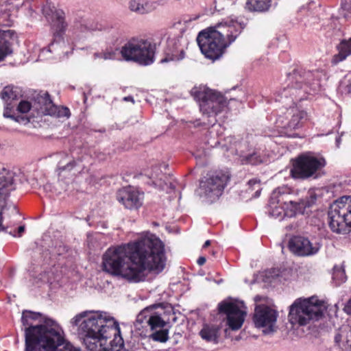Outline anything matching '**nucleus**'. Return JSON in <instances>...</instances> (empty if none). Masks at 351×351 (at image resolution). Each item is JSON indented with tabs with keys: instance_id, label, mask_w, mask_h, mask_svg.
<instances>
[{
	"instance_id": "51",
	"label": "nucleus",
	"mask_w": 351,
	"mask_h": 351,
	"mask_svg": "<svg viewBox=\"0 0 351 351\" xmlns=\"http://www.w3.org/2000/svg\"><path fill=\"white\" fill-rule=\"evenodd\" d=\"M254 300L256 302H259L261 300V297L260 295H256L255 298H254Z\"/></svg>"
},
{
	"instance_id": "54",
	"label": "nucleus",
	"mask_w": 351,
	"mask_h": 351,
	"mask_svg": "<svg viewBox=\"0 0 351 351\" xmlns=\"http://www.w3.org/2000/svg\"><path fill=\"white\" fill-rule=\"evenodd\" d=\"M348 351H351V344L348 345Z\"/></svg>"
},
{
	"instance_id": "45",
	"label": "nucleus",
	"mask_w": 351,
	"mask_h": 351,
	"mask_svg": "<svg viewBox=\"0 0 351 351\" xmlns=\"http://www.w3.org/2000/svg\"><path fill=\"white\" fill-rule=\"evenodd\" d=\"M25 231V226H21L19 227L18 228V233H19V236L20 237L21 234Z\"/></svg>"
},
{
	"instance_id": "18",
	"label": "nucleus",
	"mask_w": 351,
	"mask_h": 351,
	"mask_svg": "<svg viewBox=\"0 0 351 351\" xmlns=\"http://www.w3.org/2000/svg\"><path fill=\"white\" fill-rule=\"evenodd\" d=\"M243 302H222L219 304V311L227 316V324L233 330L241 328L246 315L245 311L241 308Z\"/></svg>"
},
{
	"instance_id": "8",
	"label": "nucleus",
	"mask_w": 351,
	"mask_h": 351,
	"mask_svg": "<svg viewBox=\"0 0 351 351\" xmlns=\"http://www.w3.org/2000/svg\"><path fill=\"white\" fill-rule=\"evenodd\" d=\"M325 310L324 303L317 297L298 299L290 306L289 319L292 324L305 326L311 319H318Z\"/></svg>"
},
{
	"instance_id": "24",
	"label": "nucleus",
	"mask_w": 351,
	"mask_h": 351,
	"mask_svg": "<svg viewBox=\"0 0 351 351\" xmlns=\"http://www.w3.org/2000/svg\"><path fill=\"white\" fill-rule=\"evenodd\" d=\"M16 38V33L14 30L0 29V62L12 55L13 45Z\"/></svg>"
},
{
	"instance_id": "36",
	"label": "nucleus",
	"mask_w": 351,
	"mask_h": 351,
	"mask_svg": "<svg viewBox=\"0 0 351 351\" xmlns=\"http://www.w3.org/2000/svg\"><path fill=\"white\" fill-rule=\"evenodd\" d=\"M248 185L252 190L256 189L254 197H258L261 193L260 180L258 179H252L249 180Z\"/></svg>"
},
{
	"instance_id": "15",
	"label": "nucleus",
	"mask_w": 351,
	"mask_h": 351,
	"mask_svg": "<svg viewBox=\"0 0 351 351\" xmlns=\"http://www.w3.org/2000/svg\"><path fill=\"white\" fill-rule=\"evenodd\" d=\"M154 306H150L143 310L138 315L134 327L142 337H149L150 330L157 329L166 325L158 312H152Z\"/></svg>"
},
{
	"instance_id": "7",
	"label": "nucleus",
	"mask_w": 351,
	"mask_h": 351,
	"mask_svg": "<svg viewBox=\"0 0 351 351\" xmlns=\"http://www.w3.org/2000/svg\"><path fill=\"white\" fill-rule=\"evenodd\" d=\"M191 94L199 102L203 116L208 118L206 124L214 125L217 121V117L228 106L226 98L204 86L193 87Z\"/></svg>"
},
{
	"instance_id": "10",
	"label": "nucleus",
	"mask_w": 351,
	"mask_h": 351,
	"mask_svg": "<svg viewBox=\"0 0 351 351\" xmlns=\"http://www.w3.org/2000/svg\"><path fill=\"white\" fill-rule=\"evenodd\" d=\"M31 109L36 111L38 116L49 115L56 118H69L71 113L68 108L53 104L47 93H39L33 104L27 101H21L17 110L21 113H27Z\"/></svg>"
},
{
	"instance_id": "34",
	"label": "nucleus",
	"mask_w": 351,
	"mask_h": 351,
	"mask_svg": "<svg viewBox=\"0 0 351 351\" xmlns=\"http://www.w3.org/2000/svg\"><path fill=\"white\" fill-rule=\"evenodd\" d=\"M339 12L340 16L347 20H351V3L347 1L342 3Z\"/></svg>"
},
{
	"instance_id": "33",
	"label": "nucleus",
	"mask_w": 351,
	"mask_h": 351,
	"mask_svg": "<svg viewBox=\"0 0 351 351\" xmlns=\"http://www.w3.org/2000/svg\"><path fill=\"white\" fill-rule=\"evenodd\" d=\"M165 326L158 327L157 329L150 330L152 332L149 337L154 341L166 342L169 339V330L164 328Z\"/></svg>"
},
{
	"instance_id": "35",
	"label": "nucleus",
	"mask_w": 351,
	"mask_h": 351,
	"mask_svg": "<svg viewBox=\"0 0 351 351\" xmlns=\"http://www.w3.org/2000/svg\"><path fill=\"white\" fill-rule=\"evenodd\" d=\"M332 279L335 282L336 285H339L344 282L346 280L344 271L341 269H335L332 274Z\"/></svg>"
},
{
	"instance_id": "28",
	"label": "nucleus",
	"mask_w": 351,
	"mask_h": 351,
	"mask_svg": "<svg viewBox=\"0 0 351 351\" xmlns=\"http://www.w3.org/2000/svg\"><path fill=\"white\" fill-rule=\"evenodd\" d=\"M22 96V90L20 88L14 86L4 87L1 93V98L5 104H12L14 100H18Z\"/></svg>"
},
{
	"instance_id": "52",
	"label": "nucleus",
	"mask_w": 351,
	"mask_h": 351,
	"mask_svg": "<svg viewBox=\"0 0 351 351\" xmlns=\"http://www.w3.org/2000/svg\"><path fill=\"white\" fill-rule=\"evenodd\" d=\"M34 12L32 9H29V14L32 16V13Z\"/></svg>"
},
{
	"instance_id": "56",
	"label": "nucleus",
	"mask_w": 351,
	"mask_h": 351,
	"mask_svg": "<svg viewBox=\"0 0 351 351\" xmlns=\"http://www.w3.org/2000/svg\"><path fill=\"white\" fill-rule=\"evenodd\" d=\"M162 167L165 168L166 167V165H163Z\"/></svg>"
},
{
	"instance_id": "21",
	"label": "nucleus",
	"mask_w": 351,
	"mask_h": 351,
	"mask_svg": "<svg viewBox=\"0 0 351 351\" xmlns=\"http://www.w3.org/2000/svg\"><path fill=\"white\" fill-rule=\"evenodd\" d=\"M321 245L317 242H311L308 238L294 236L289 241L291 252L299 256H313L319 251Z\"/></svg>"
},
{
	"instance_id": "12",
	"label": "nucleus",
	"mask_w": 351,
	"mask_h": 351,
	"mask_svg": "<svg viewBox=\"0 0 351 351\" xmlns=\"http://www.w3.org/2000/svg\"><path fill=\"white\" fill-rule=\"evenodd\" d=\"M87 171L83 156L74 157L68 154H62L58 162L56 172L58 180L65 184L74 182L77 177Z\"/></svg>"
},
{
	"instance_id": "44",
	"label": "nucleus",
	"mask_w": 351,
	"mask_h": 351,
	"mask_svg": "<svg viewBox=\"0 0 351 351\" xmlns=\"http://www.w3.org/2000/svg\"><path fill=\"white\" fill-rule=\"evenodd\" d=\"M206 258L204 257V256H200L198 259H197V264L199 265H203L205 263H206Z\"/></svg>"
},
{
	"instance_id": "22",
	"label": "nucleus",
	"mask_w": 351,
	"mask_h": 351,
	"mask_svg": "<svg viewBox=\"0 0 351 351\" xmlns=\"http://www.w3.org/2000/svg\"><path fill=\"white\" fill-rule=\"evenodd\" d=\"M117 198L126 208L137 209L143 204V193L128 186L120 189L117 192Z\"/></svg>"
},
{
	"instance_id": "49",
	"label": "nucleus",
	"mask_w": 351,
	"mask_h": 351,
	"mask_svg": "<svg viewBox=\"0 0 351 351\" xmlns=\"http://www.w3.org/2000/svg\"><path fill=\"white\" fill-rule=\"evenodd\" d=\"M347 90L348 93L351 94V81L347 86Z\"/></svg>"
},
{
	"instance_id": "1",
	"label": "nucleus",
	"mask_w": 351,
	"mask_h": 351,
	"mask_svg": "<svg viewBox=\"0 0 351 351\" xmlns=\"http://www.w3.org/2000/svg\"><path fill=\"white\" fill-rule=\"evenodd\" d=\"M165 264L163 242L149 232L134 241L109 247L102 256L105 272L132 283L143 281L146 271L161 272Z\"/></svg>"
},
{
	"instance_id": "41",
	"label": "nucleus",
	"mask_w": 351,
	"mask_h": 351,
	"mask_svg": "<svg viewBox=\"0 0 351 351\" xmlns=\"http://www.w3.org/2000/svg\"><path fill=\"white\" fill-rule=\"evenodd\" d=\"M59 48V45L52 43L50 44V45L48 47L47 49H43L42 53H45V52H52V51H56Z\"/></svg>"
},
{
	"instance_id": "47",
	"label": "nucleus",
	"mask_w": 351,
	"mask_h": 351,
	"mask_svg": "<svg viewBox=\"0 0 351 351\" xmlns=\"http://www.w3.org/2000/svg\"><path fill=\"white\" fill-rule=\"evenodd\" d=\"M123 100L127 101H132V103H134V99L131 96L125 97L123 98Z\"/></svg>"
},
{
	"instance_id": "50",
	"label": "nucleus",
	"mask_w": 351,
	"mask_h": 351,
	"mask_svg": "<svg viewBox=\"0 0 351 351\" xmlns=\"http://www.w3.org/2000/svg\"><path fill=\"white\" fill-rule=\"evenodd\" d=\"M210 241L209 240H207V241L204 243V245H203V247H207L208 246H209V245H210Z\"/></svg>"
},
{
	"instance_id": "5",
	"label": "nucleus",
	"mask_w": 351,
	"mask_h": 351,
	"mask_svg": "<svg viewBox=\"0 0 351 351\" xmlns=\"http://www.w3.org/2000/svg\"><path fill=\"white\" fill-rule=\"evenodd\" d=\"M324 71L315 70L307 71L302 68L294 69L288 75L289 84L278 94L276 100L289 104L308 98L309 95L319 93L322 88L323 83L326 80Z\"/></svg>"
},
{
	"instance_id": "37",
	"label": "nucleus",
	"mask_w": 351,
	"mask_h": 351,
	"mask_svg": "<svg viewBox=\"0 0 351 351\" xmlns=\"http://www.w3.org/2000/svg\"><path fill=\"white\" fill-rule=\"evenodd\" d=\"M12 24V20L9 17L6 13L0 14V25L10 27Z\"/></svg>"
},
{
	"instance_id": "26",
	"label": "nucleus",
	"mask_w": 351,
	"mask_h": 351,
	"mask_svg": "<svg viewBox=\"0 0 351 351\" xmlns=\"http://www.w3.org/2000/svg\"><path fill=\"white\" fill-rule=\"evenodd\" d=\"M160 167H155L153 169V172L149 175V178L152 180L153 184L162 190L167 189L169 187L170 189H174L175 186L171 182L169 184L165 182V179L167 176L165 174H162V171L160 169Z\"/></svg>"
},
{
	"instance_id": "46",
	"label": "nucleus",
	"mask_w": 351,
	"mask_h": 351,
	"mask_svg": "<svg viewBox=\"0 0 351 351\" xmlns=\"http://www.w3.org/2000/svg\"><path fill=\"white\" fill-rule=\"evenodd\" d=\"M77 27H78V25H76ZM79 28H80L81 31H84L85 29H89L86 25L84 24H81L80 26L79 27Z\"/></svg>"
},
{
	"instance_id": "38",
	"label": "nucleus",
	"mask_w": 351,
	"mask_h": 351,
	"mask_svg": "<svg viewBox=\"0 0 351 351\" xmlns=\"http://www.w3.org/2000/svg\"><path fill=\"white\" fill-rule=\"evenodd\" d=\"M5 106L3 111V117L5 118L13 119L14 118V114H12L13 111L14 106L12 104H5Z\"/></svg>"
},
{
	"instance_id": "55",
	"label": "nucleus",
	"mask_w": 351,
	"mask_h": 351,
	"mask_svg": "<svg viewBox=\"0 0 351 351\" xmlns=\"http://www.w3.org/2000/svg\"><path fill=\"white\" fill-rule=\"evenodd\" d=\"M9 233H10V234H12L14 237H16V234H12L11 232H9Z\"/></svg>"
},
{
	"instance_id": "9",
	"label": "nucleus",
	"mask_w": 351,
	"mask_h": 351,
	"mask_svg": "<svg viewBox=\"0 0 351 351\" xmlns=\"http://www.w3.org/2000/svg\"><path fill=\"white\" fill-rule=\"evenodd\" d=\"M328 226L337 234H346L351 231V195L339 197L330 205Z\"/></svg>"
},
{
	"instance_id": "13",
	"label": "nucleus",
	"mask_w": 351,
	"mask_h": 351,
	"mask_svg": "<svg viewBox=\"0 0 351 351\" xmlns=\"http://www.w3.org/2000/svg\"><path fill=\"white\" fill-rule=\"evenodd\" d=\"M228 180V177L222 173H208L200 180L197 194L204 201L213 203L221 195Z\"/></svg>"
},
{
	"instance_id": "2",
	"label": "nucleus",
	"mask_w": 351,
	"mask_h": 351,
	"mask_svg": "<svg viewBox=\"0 0 351 351\" xmlns=\"http://www.w3.org/2000/svg\"><path fill=\"white\" fill-rule=\"evenodd\" d=\"M71 324L77 326V334L90 351H121L123 339L118 322L103 311H83Z\"/></svg>"
},
{
	"instance_id": "40",
	"label": "nucleus",
	"mask_w": 351,
	"mask_h": 351,
	"mask_svg": "<svg viewBox=\"0 0 351 351\" xmlns=\"http://www.w3.org/2000/svg\"><path fill=\"white\" fill-rule=\"evenodd\" d=\"M329 351H348V343H343L341 344L334 343L332 347H331Z\"/></svg>"
},
{
	"instance_id": "23",
	"label": "nucleus",
	"mask_w": 351,
	"mask_h": 351,
	"mask_svg": "<svg viewBox=\"0 0 351 351\" xmlns=\"http://www.w3.org/2000/svg\"><path fill=\"white\" fill-rule=\"evenodd\" d=\"M238 161L242 165H257L267 161L265 150L258 148H251L247 152L241 149L239 151Z\"/></svg>"
},
{
	"instance_id": "17",
	"label": "nucleus",
	"mask_w": 351,
	"mask_h": 351,
	"mask_svg": "<svg viewBox=\"0 0 351 351\" xmlns=\"http://www.w3.org/2000/svg\"><path fill=\"white\" fill-rule=\"evenodd\" d=\"M278 313L276 310L264 304L256 305L253 317L257 328H263V332L268 334L274 331Z\"/></svg>"
},
{
	"instance_id": "29",
	"label": "nucleus",
	"mask_w": 351,
	"mask_h": 351,
	"mask_svg": "<svg viewBox=\"0 0 351 351\" xmlns=\"http://www.w3.org/2000/svg\"><path fill=\"white\" fill-rule=\"evenodd\" d=\"M121 50L117 48H107L101 52H96L93 54L94 60L97 59L103 60H116L121 59Z\"/></svg>"
},
{
	"instance_id": "27",
	"label": "nucleus",
	"mask_w": 351,
	"mask_h": 351,
	"mask_svg": "<svg viewBox=\"0 0 351 351\" xmlns=\"http://www.w3.org/2000/svg\"><path fill=\"white\" fill-rule=\"evenodd\" d=\"M338 53L332 58V63L337 64L351 55V38L349 40H343L337 46Z\"/></svg>"
},
{
	"instance_id": "53",
	"label": "nucleus",
	"mask_w": 351,
	"mask_h": 351,
	"mask_svg": "<svg viewBox=\"0 0 351 351\" xmlns=\"http://www.w3.org/2000/svg\"><path fill=\"white\" fill-rule=\"evenodd\" d=\"M339 142H340V138H337V144H339Z\"/></svg>"
},
{
	"instance_id": "14",
	"label": "nucleus",
	"mask_w": 351,
	"mask_h": 351,
	"mask_svg": "<svg viewBox=\"0 0 351 351\" xmlns=\"http://www.w3.org/2000/svg\"><path fill=\"white\" fill-rule=\"evenodd\" d=\"M326 165L323 157L311 154H304L296 160L291 173L295 178H307L312 176L317 170Z\"/></svg>"
},
{
	"instance_id": "6",
	"label": "nucleus",
	"mask_w": 351,
	"mask_h": 351,
	"mask_svg": "<svg viewBox=\"0 0 351 351\" xmlns=\"http://www.w3.org/2000/svg\"><path fill=\"white\" fill-rule=\"evenodd\" d=\"M289 191L287 188L281 187L273 191L268 206L269 216L281 221L286 217H293L297 214H304L307 208L315 204L317 195L314 192L309 193L305 199L295 202L289 199Z\"/></svg>"
},
{
	"instance_id": "19",
	"label": "nucleus",
	"mask_w": 351,
	"mask_h": 351,
	"mask_svg": "<svg viewBox=\"0 0 351 351\" xmlns=\"http://www.w3.org/2000/svg\"><path fill=\"white\" fill-rule=\"evenodd\" d=\"M18 181L19 175L16 173L5 169H3L0 175V232H8L6 228L1 226V210L11 191L16 189Z\"/></svg>"
},
{
	"instance_id": "4",
	"label": "nucleus",
	"mask_w": 351,
	"mask_h": 351,
	"mask_svg": "<svg viewBox=\"0 0 351 351\" xmlns=\"http://www.w3.org/2000/svg\"><path fill=\"white\" fill-rule=\"evenodd\" d=\"M243 26L237 21L221 22L201 31L197 42L202 54L213 60L219 59L240 34Z\"/></svg>"
},
{
	"instance_id": "16",
	"label": "nucleus",
	"mask_w": 351,
	"mask_h": 351,
	"mask_svg": "<svg viewBox=\"0 0 351 351\" xmlns=\"http://www.w3.org/2000/svg\"><path fill=\"white\" fill-rule=\"evenodd\" d=\"M285 115V121L282 117H279L276 121V126L282 129L280 135L295 137V134H292L291 132L302 126L304 121L307 120V113L296 106H292L287 110Z\"/></svg>"
},
{
	"instance_id": "43",
	"label": "nucleus",
	"mask_w": 351,
	"mask_h": 351,
	"mask_svg": "<svg viewBox=\"0 0 351 351\" xmlns=\"http://www.w3.org/2000/svg\"><path fill=\"white\" fill-rule=\"evenodd\" d=\"M345 343L341 340V335L340 334H337L335 337V343L341 344Z\"/></svg>"
},
{
	"instance_id": "32",
	"label": "nucleus",
	"mask_w": 351,
	"mask_h": 351,
	"mask_svg": "<svg viewBox=\"0 0 351 351\" xmlns=\"http://www.w3.org/2000/svg\"><path fill=\"white\" fill-rule=\"evenodd\" d=\"M175 48L169 53H167V56L160 60V62H167L169 61H179L184 58V49L183 47L180 48L178 43H175Z\"/></svg>"
},
{
	"instance_id": "25",
	"label": "nucleus",
	"mask_w": 351,
	"mask_h": 351,
	"mask_svg": "<svg viewBox=\"0 0 351 351\" xmlns=\"http://www.w3.org/2000/svg\"><path fill=\"white\" fill-rule=\"evenodd\" d=\"M220 328L213 324H204L199 332L201 337L207 342L217 343L219 338Z\"/></svg>"
},
{
	"instance_id": "3",
	"label": "nucleus",
	"mask_w": 351,
	"mask_h": 351,
	"mask_svg": "<svg viewBox=\"0 0 351 351\" xmlns=\"http://www.w3.org/2000/svg\"><path fill=\"white\" fill-rule=\"evenodd\" d=\"M21 322L25 327L24 351H54L64 341L60 325L39 313L24 311Z\"/></svg>"
},
{
	"instance_id": "11",
	"label": "nucleus",
	"mask_w": 351,
	"mask_h": 351,
	"mask_svg": "<svg viewBox=\"0 0 351 351\" xmlns=\"http://www.w3.org/2000/svg\"><path fill=\"white\" fill-rule=\"evenodd\" d=\"M121 53L125 60L141 65H149L154 61V47L149 41L144 39H131L121 47Z\"/></svg>"
},
{
	"instance_id": "31",
	"label": "nucleus",
	"mask_w": 351,
	"mask_h": 351,
	"mask_svg": "<svg viewBox=\"0 0 351 351\" xmlns=\"http://www.w3.org/2000/svg\"><path fill=\"white\" fill-rule=\"evenodd\" d=\"M129 8L131 11L140 14L147 13L151 10L149 3L142 0H131L129 3Z\"/></svg>"
},
{
	"instance_id": "20",
	"label": "nucleus",
	"mask_w": 351,
	"mask_h": 351,
	"mask_svg": "<svg viewBox=\"0 0 351 351\" xmlns=\"http://www.w3.org/2000/svg\"><path fill=\"white\" fill-rule=\"evenodd\" d=\"M42 14L48 22L52 23L58 35L63 34L67 23L65 21V13L62 10L57 9L51 0H47L42 6Z\"/></svg>"
},
{
	"instance_id": "39",
	"label": "nucleus",
	"mask_w": 351,
	"mask_h": 351,
	"mask_svg": "<svg viewBox=\"0 0 351 351\" xmlns=\"http://www.w3.org/2000/svg\"><path fill=\"white\" fill-rule=\"evenodd\" d=\"M63 341H64V340ZM63 343H64V342H62L61 344H60L59 346H61ZM57 347H58V346ZM56 351H82L80 349L74 347L73 345H71L69 343H66L61 348H58H58H56L54 351H56Z\"/></svg>"
},
{
	"instance_id": "42",
	"label": "nucleus",
	"mask_w": 351,
	"mask_h": 351,
	"mask_svg": "<svg viewBox=\"0 0 351 351\" xmlns=\"http://www.w3.org/2000/svg\"><path fill=\"white\" fill-rule=\"evenodd\" d=\"M12 119L18 123H25L29 122V120L26 117H25L24 116H21V115H17V116L14 115V118H13Z\"/></svg>"
},
{
	"instance_id": "48",
	"label": "nucleus",
	"mask_w": 351,
	"mask_h": 351,
	"mask_svg": "<svg viewBox=\"0 0 351 351\" xmlns=\"http://www.w3.org/2000/svg\"><path fill=\"white\" fill-rule=\"evenodd\" d=\"M346 308L349 313H351V299L349 300L348 305L346 306Z\"/></svg>"
},
{
	"instance_id": "30",
	"label": "nucleus",
	"mask_w": 351,
	"mask_h": 351,
	"mask_svg": "<svg viewBox=\"0 0 351 351\" xmlns=\"http://www.w3.org/2000/svg\"><path fill=\"white\" fill-rule=\"evenodd\" d=\"M271 0H247L246 8L250 11L265 12L269 10Z\"/></svg>"
}]
</instances>
